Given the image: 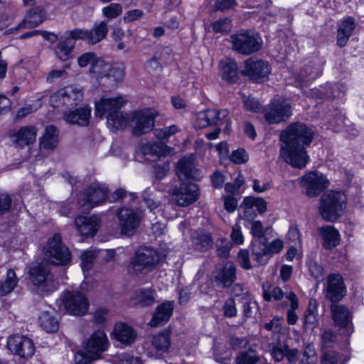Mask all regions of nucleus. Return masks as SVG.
Segmentation results:
<instances>
[{"label":"nucleus","instance_id":"nucleus-1","mask_svg":"<svg viewBox=\"0 0 364 364\" xmlns=\"http://www.w3.org/2000/svg\"><path fill=\"white\" fill-rule=\"evenodd\" d=\"M314 136V130L306 124L301 122L291 124L280 134L282 142L280 156L294 168H305L310 159L306 149L311 143Z\"/></svg>","mask_w":364,"mask_h":364},{"label":"nucleus","instance_id":"nucleus-2","mask_svg":"<svg viewBox=\"0 0 364 364\" xmlns=\"http://www.w3.org/2000/svg\"><path fill=\"white\" fill-rule=\"evenodd\" d=\"M161 255L151 246H141L130 258L129 271L134 274H146L159 265Z\"/></svg>","mask_w":364,"mask_h":364},{"label":"nucleus","instance_id":"nucleus-3","mask_svg":"<svg viewBox=\"0 0 364 364\" xmlns=\"http://www.w3.org/2000/svg\"><path fill=\"white\" fill-rule=\"evenodd\" d=\"M232 50L243 55H250L259 51L263 46L262 37L252 30H240L230 36Z\"/></svg>","mask_w":364,"mask_h":364},{"label":"nucleus","instance_id":"nucleus-4","mask_svg":"<svg viewBox=\"0 0 364 364\" xmlns=\"http://www.w3.org/2000/svg\"><path fill=\"white\" fill-rule=\"evenodd\" d=\"M346 198L343 193L330 191L324 193L320 199L319 212L326 221L334 222L341 216L346 206Z\"/></svg>","mask_w":364,"mask_h":364},{"label":"nucleus","instance_id":"nucleus-5","mask_svg":"<svg viewBox=\"0 0 364 364\" xmlns=\"http://www.w3.org/2000/svg\"><path fill=\"white\" fill-rule=\"evenodd\" d=\"M43 250L52 264L66 265L71 261V253L69 249L63 244L60 234H55L49 238Z\"/></svg>","mask_w":364,"mask_h":364},{"label":"nucleus","instance_id":"nucleus-6","mask_svg":"<svg viewBox=\"0 0 364 364\" xmlns=\"http://www.w3.org/2000/svg\"><path fill=\"white\" fill-rule=\"evenodd\" d=\"M28 274L31 282L44 291H53L58 287V282L54 279L49 268L43 263L32 264Z\"/></svg>","mask_w":364,"mask_h":364},{"label":"nucleus","instance_id":"nucleus-7","mask_svg":"<svg viewBox=\"0 0 364 364\" xmlns=\"http://www.w3.org/2000/svg\"><path fill=\"white\" fill-rule=\"evenodd\" d=\"M158 114L151 109L134 111L131 119L132 134L141 136L151 131Z\"/></svg>","mask_w":364,"mask_h":364},{"label":"nucleus","instance_id":"nucleus-8","mask_svg":"<svg viewBox=\"0 0 364 364\" xmlns=\"http://www.w3.org/2000/svg\"><path fill=\"white\" fill-rule=\"evenodd\" d=\"M283 248V243L280 240H274L267 244V239L264 241L255 240L252 242V253L254 259L261 265L265 264L273 254L279 252Z\"/></svg>","mask_w":364,"mask_h":364},{"label":"nucleus","instance_id":"nucleus-9","mask_svg":"<svg viewBox=\"0 0 364 364\" xmlns=\"http://www.w3.org/2000/svg\"><path fill=\"white\" fill-rule=\"evenodd\" d=\"M173 200L178 205L185 207L196 202L199 196V188L194 183H181L170 191Z\"/></svg>","mask_w":364,"mask_h":364},{"label":"nucleus","instance_id":"nucleus-10","mask_svg":"<svg viewBox=\"0 0 364 364\" xmlns=\"http://www.w3.org/2000/svg\"><path fill=\"white\" fill-rule=\"evenodd\" d=\"M291 115V107L280 100H274L264 109V117L269 124L286 122Z\"/></svg>","mask_w":364,"mask_h":364},{"label":"nucleus","instance_id":"nucleus-11","mask_svg":"<svg viewBox=\"0 0 364 364\" xmlns=\"http://www.w3.org/2000/svg\"><path fill=\"white\" fill-rule=\"evenodd\" d=\"M80 31H77L76 29L71 31H66L63 35H62L56 46L54 48V53L58 59L61 61H67L73 58V52L75 46V42L80 39L78 33Z\"/></svg>","mask_w":364,"mask_h":364},{"label":"nucleus","instance_id":"nucleus-12","mask_svg":"<svg viewBox=\"0 0 364 364\" xmlns=\"http://www.w3.org/2000/svg\"><path fill=\"white\" fill-rule=\"evenodd\" d=\"M122 234L133 235L143 218L139 209L122 208L117 212Z\"/></svg>","mask_w":364,"mask_h":364},{"label":"nucleus","instance_id":"nucleus-13","mask_svg":"<svg viewBox=\"0 0 364 364\" xmlns=\"http://www.w3.org/2000/svg\"><path fill=\"white\" fill-rule=\"evenodd\" d=\"M228 111L227 109H207L197 114L195 125L199 129H203L210 125L221 126L223 121L227 124V127L230 124V121L227 119Z\"/></svg>","mask_w":364,"mask_h":364},{"label":"nucleus","instance_id":"nucleus-14","mask_svg":"<svg viewBox=\"0 0 364 364\" xmlns=\"http://www.w3.org/2000/svg\"><path fill=\"white\" fill-rule=\"evenodd\" d=\"M107 193L108 188L105 186L93 184L82 194V198L80 199L79 204L85 210H90L104 203Z\"/></svg>","mask_w":364,"mask_h":364},{"label":"nucleus","instance_id":"nucleus-15","mask_svg":"<svg viewBox=\"0 0 364 364\" xmlns=\"http://www.w3.org/2000/svg\"><path fill=\"white\" fill-rule=\"evenodd\" d=\"M65 310L73 315L82 316L88 310L89 303L87 298L78 291H68L63 299Z\"/></svg>","mask_w":364,"mask_h":364},{"label":"nucleus","instance_id":"nucleus-16","mask_svg":"<svg viewBox=\"0 0 364 364\" xmlns=\"http://www.w3.org/2000/svg\"><path fill=\"white\" fill-rule=\"evenodd\" d=\"M301 185L305 187L309 197H315L328 187V181L322 173L311 171L302 176Z\"/></svg>","mask_w":364,"mask_h":364},{"label":"nucleus","instance_id":"nucleus-17","mask_svg":"<svg viewBox=\"0 0 364 364\" xmlns=\"http://www.w3.org/2000/svg\"><path fill=\"white\" fill-rule=\"evenodd\" d=\"M244 64L245 67L242 70V74L254 81H258L267 77L270 73L268 63L260 59L249 58L244 62Z\"/></svg>","mask_w":364,"mask_h":364},{"label":"nucleus","instance_id":"nucleus-18","mask_svg":"<svg viewBox=\"0 0 364 364\" xmlns=\"http://www.w3.org/2000/svg\"><path fill=\"white\" fill-rule=\"evenodd\" d=\"M108 347V339L105 333L98 330L93 333L87 341L85 350V353L92 359H97L100 355L105 351Z\"/></svg>","mask_w":364,"mask_h":364},{"label":"nucleus","instance_id":"nucleus-19","mask_svg":"<svg viewBox=\"0 0 364 364\" xmlns=\"http://www.w3.org/2000/svg\"><path fill=\"white\" fill-rule=\"evenodd\" d=\"M8 348L21 358L31 357L35 352L32 340L19 335H14L9 338Z\"/></svg>","mask_w":364,"mask_h":364},{"label":"nucleus","instance_id":"nucleus-20","mask_svg":"<svg viewBox=\"0 0 364 364\" xmlns=\"http://www.w3.org/2000/svg\"><path fill=\"white\" fill-rule=\"evenodd\" d=\"M176 175L181 181L186 179L199 180L202 178V171L196 167L193 158L184 156L180 159L176 166Z\"/></svg>","mask_w":364,"mask_h":364},{"label":"nucleus","instance_id":"nucleus-21","mask_svg":"<svg viewBox=\"0 0 364 364\" xmlns=\"http://www.w3.org/2000/svg\"><path fill=\"white\" fill-rule=\"evenodd\" d=\"M36 136L37 129L31 125L13 130L9 134L13 144L20 148L33 144L36 141Z\"/></svg>","mask_w":364,"mask_h":364},{"label":"nucleus","instance_id":"nucleus-22","mask_svg":"<svg viewBox=\"0 0 364 364\" xmlns=\"http://www.w3.org/2000/svg\"><path fill=\"white\" fill-rule=\"evenodd\" d=\"M346 287L343 277L338 274H331L327 277L326 296L332 304L341 300L345 295Z\"/></svg>","mask_w":364,"mask_h":364},{"label":"nucleus","instance_id":"nucleus-23","mask_svg":"<svg viewBox=\"0 0 364 364\" xmlns=\"http://www.w3.org/2000/svg\"><path fill=\"white\" fill-rule=\"evenodd\" d=\"M126 101L122 97L113 98L102 97L100 101L95 102V116L102 118L105 115L110 117L120 109L125 104Z\"/></svg>","mask_w":364,"mask_h":364},{"label":"nucleus","instance_id":"nucleus-24","mask_svg":"<svg viewBox=\"0 0 364 364\" xmlns=\"http://www.w3.org/2000/svg\"><path fill=\"white\" fill-rule=\"evenodd\" d=\"M213 279L217 286L221 288L229 287L236 279V267L231 262H227L222 268L214 273Z\"/></svg>","mask_w":364,"mask_h":364},{"label":"nucleus","instance_id":"nucleus-25","mask_svg":"<svg viewBox=\"0 0 364 364\" xmlns=\"http://www.w3.org/2000/svg\"><path fill=\"white\" fill-rule=\"evenodd\" d=\"M78 33L80 39L87 40L90 44H96L104 39L108 33L107 24L105 21H101L95 23L92 29L83 30L80 28H75Z\"/></svg>","mask_w":364,"mask_h":364},{"label":"nucleus","instance_id":"nucleus-26","mask_svg":"<svg viewBox=\"0 0 364 364\" xmlns=\"http://www.w3.org/2000/svg\"><path fill=\"white\" fill-rule=\"evenodd\" d=\"M355 27L356 22L352 16H347L338 23L336 44L338 47L343 48L346 46Z\"/></svg>","mask_w":364,"mask_h":364},{"label":"nucleus","instance_id":"nucleus-27","mask_svg":"<svg viewBox=\"0 0 364 364\" xmlns=\"http://www.w3.org/2000/svg\"><path fill=\"white\" fill-rule=\"evenodd\" d=\"M112 336L116 341L126 346L135 341L137 333L132 326L121 322L114 325Z\"/></svg>","mask_w":364,"mask_h":364},{"label":"nucleus","instance_id":"nucleus-28","mask_svg":"<svg viewBox=\"0 0 364 364\" xmlns=\"http://www.w3.org/2000/svg\"><path fill=\"white\" fill-rule=\"evenodd\" d=\"M191 242L193 247L203 252L210 250L213 245V239L210 232L204 230H194L191 232Z\"/></svg>","mask_w":364,"mask_h":364},{"label":"nucleus","instance_id":"nucleus-29","mask_svg":"<svg viewBox=\"0 0 364 364\" xmlns=\"http://www.w3.org/2000/svg\"><path fill=\"white\" fill-rule=\"evenodd\" d=\"M79 233L85 237H93L99 227V219L96 215L91 217L78 216L75 220Z\"/></svg>","mask_w":364,"mask_h":364},{"label":"nucleus","instance_id":"nucleus-30","mask_svg":"<svg viewBox=\"0 0 364 364\" xmlns=\"http://www.w3.org/2000/svg\"><path fill=\"white\" fill-rule=\"evenodd\" d=\"M90 116L91 108L83 107L65 113L63 118L68 123L87 126L90 122Z\"/></svg>","mask_w":364,"mask_h":364},{"label":"nucleus","instance_id":"nucleus-31","mask_svg":"<svg viewBox=\"0 0 364 364\" xmlns=\"http://www.w3.org/2000/svg\"><path fill=\"white\" fill-rule=\"evenodd\" d=\"M242 204L245 206L244 215L248 220L255 216L253 208H255L259 213H264L267 211V202L259 197H245Z\"/></svg>","mask_w":364,"mask_h":364},{"label":"nucleus","instance_id":"nucleus-32","mask_svg":"<svg viewBox=\"0 0 364 364\" xmlns=\"http://www.w3.org/2000/svg\"><path fill=\"white\" fill-rule=\"evenodd\" d=\"M173 304L171 301L164 302L157 306L154 314L150 325L153 327L164 324L167 322L173 314Z\"/></svg>","mask_w":364,"mask_h":364},{"label":"nucleus","instance_id":"nucleus-33","mask_svg":"<svg viewBox=\"0 0 364 364\" xmlns=\"http://www.w3.org/2000/svg\"><path fill=\"white\" fill-rule=\"evenodd\" d=\"M58 130L54 125H48L43 135L40 138V149L53 150L58 144Z\"/></svg>","mask_w":364,"mask_h":364},{"label":"nucleus","instance_id":"nucleus-34","mask_svg":"<svg viewBox=\"0 0 364 364\" xmlns=\"http://www.w3.org/2000/svg\"><path fill=\"white\" fill-rule=\"evenodd\" d=\"M319 232L323 238V246L326 250L336 247L340 241V235L333 226L327 225L319 228Z\"/></svg>","mask_w":364,"mask_h":364},{"label":"nucleus","instance_id":"nucleus-35","mask_svg":"<svg viewBox=\"0 0 364 364\" xmlns=\"http://www.w3.org/2000/svg\"><path fill=\"white\" fill-rule=\"evenodd\" d=\"M45 20V12L40 8L36 7L31 9L24 20L15 28V30L19 28H31L36 27Z\"/></svg>","mask_w":364,"mask_h":364},{"label":"nucleus","instance_id":"nucleus-36","mask_svg":"<svg viewBox=\"0 0 364 364\" xmlns=\"http://www.w3.org/2000/svg\"><path fill=\"white\" fill-rule=\"evenodd\" d=\"M331 310L336 324L341 327H346L350 318L348 309L343 305L334 303L331 304Z\"/></svg>","mask_w":364,"mask_h":364},{"label":"nucleus","instance_id":"nucleus-37","mask_svg":"<svg viewBox=\"0 0 364 364\" xmlns=\"http://www.w3.org/2000/svg\"><path fill=\"white\" fill-rule=\"evenodd\" d=\"M222 77L230 82H234L237 78V65L235 61L226 59L220 61Z\"/></svg>","mask_w":364,"mask_h":364},{"label":"nucleus","instance_id":"nucleus-38","mask_svg":"<svg viewBox=\"0 0 364 364\" xmlns=\"http://www.w3.org/2000/svg\"><path fill=\"white\" fill-rule=\"evenodd\" d=\"M18 279L13 269H9L4 281L0 282V296H4L13 291L16 287Z\"/></svg>","mask_w":364,"mask_h":364},{"label":"nucleus","instance_id":"nucleus-39","mask_svg":"<svg viewBox=\"0 0 364 364\" xmlns=\"http://www.w3.org/2000/svg\"><path fill=\"white\" fill-rule=\"evenodd\" d=\"M107 124L113 132L125 128L128 123L127 114L121 112L120 109L107 117Z\"/></svg>","mask_w":364,"mask_h":364},{"label":"nucleus","instance_id":"nucleus-40","mask_svg":"<svg viewBox=\"0 0 364 364\" xmlns=\"http://www.w3.org/2000/svg\"><path fill=\"white\" fill-rule=\"evenodd\" d=\"M321 73L320 66L318 63L306 65L303 70L298 74L296 78L302 83H307L309 80H314Z\"/></svg>","mask_w":364,"mask_h":364},{"label":"nucleus","instance_id":"nucleus-41","mask_svg":"<svg viewBox=\"0 0 364 364\" xmlns=\"http://www.w3.org/2000/svg\"><path fill=\"white\" fill-rule=\"evenodd\" d=\"M136 303L141 306H149L156 302V291L151 289H139L135 292Z\"/></svg>","mask_w":364,"mask_h":364},{"label":"nucleus","instance_id":"nucleus-42","mask_svg":"<svg viewBox=\"0 0 364 364\" xmlns=\"http://www.w3.org/2000/svg\"><path fill=\"white\" fill-rule=\"evenodd\" d=\"M41 326L48 333L55 332L58 328V323L54 316L48 311H45L39 316Z\"/></svg>","mask_w":364,"mask_h":364},{"label":"nucleus","instance_id":"nucleus-43","mask_svg":"<svg viewBox=\"0 0 364 364\" xmlns=\"http://www.w3.org/2000/svg\"><path fill=\"white\" fill-rule=\"evenodd\" d=\"M286 298L290 301V308L287 311V320L289 324L294 325L298 319L295 313V310L299 307L298 297L293 291H289L287 293Z\"/></svg>","mask_w":364,"mask_h":364},{"label":"nucleus","instance_id":"nucleus-44","mask_svg":"<svg viewBox=\"0 0 364 364\" xmlns=\"http://www.w3.org/2000/svg\"><path fill=\"white\" fill-rule=\"evenodd\" d=\"M151 343L157 351L166 352L171 345L169 333L164 331L154 336Z\"/></svg>","mask_w":364,"mask_h":364},{"label":"nucleus","instance_id":"nucleus-45","mask_svg":"<svg viewBox=\"0 0 364 364\" xmlns=\"http://www.w3.org/2000/svg\"><path fill=\"white\" fill-rule=\"evenodd\" d=\"M144 156H151L160 158L165 156L167 152V146L163 143L156 142L152 144H146L142 148Z\"/></svg>","mask_w":364,"mask_h":364},{"label":"nucleus","instance_id":"nucleus-46","mask_svg":"<svg viewBox=\"0 0 364 364\" xmlns=\"http://www.w3.org/2000/svg\"><path fill=\"white\" fill-rule=\"evenodd\" d=\"M110 68L111 64L102 60L97 59L92 63L90 72L94 74L97 78L107 77Z\"/></svg>","mask_w":364,"mask_h":364},{"label":"nucleus","instance_id":"nucleus-47","mask_svg":"<svg viewBox=\"0 0 364 364\" xmlns=\"http://www.w3.org/2000/svg\"><path fill=\"white\" fill-rule=\"evenodd\" d=\"M181 129L176 124L154 129L155 136L160 140H168L171 136L179 132Z\"/></svg>","mask_w":364,"mask_h":364},{"label":"nucleus","instance_id":"nucleus-48","mask_svg":"<svg viewBox=\"0 0 364 364\" xmlns=\"http://www.w3.org/2000/svg\"><path fill=\"white\" fill-rule=\"evenodd\" d=\"M65 101V106H73L77 104L82 99V92L71 87L63 90Z\"/></svg>","mask_w":364,"mask_h":364},{"label":"nucleus","instance_id":"nucleus-49","mask_svg":"<svg viewBox=\"0 0 364 364\" xmlns=\"http://www.w3.org/2000/svg\"><path fill=\"white\" fill-rule=\"evenodd\" d=\"M211 27L215 33L227 34L231 31V21L228 18H221L213 22Z\"/></svg>","mask_w":364,"mask_h":364},{"label":"nucleus","instance_id":"nucleus-50","mask_svg":"<svg viewBox=\"0 0 364 364\" xmlns=\"http://www.w3.org/2000/svg\"><path fill=\"white\" fill-rule=\"evenodd\" d=\"M96 255V252L92 250L85 251L81 255V267L83 272H88L92 269Z\"/></svg>","mask_w":364,"mask_h":364},{"label":"nucleus","instance_id":"nucleus-51","mask_svg":"<svg viewBox=\"0 0 364 364\" xmlns=\"http://www.w3.org/2000/svg\"><path fill=\"white\" fill-rule=\"evenodd\" d=\"M241 303L242 304V313L245 320L252 317L253 314L257 311L258 306L255 301H250L247 298H242Z\"/></svg>","mask_w":364,"mask_h":364},{"label":"nucleus","instance_id":"nucleus-52","mask_svg":"<svg viewBox=\"0 0 364 364\" xmlns=\"http://www.w3.org/2000/svg\"><path fill=\"white\" fill-rule=\"evenodd\" d=\"M102 14L109 19L118 17L122 13V7L119 4L112 3L102 10Z\"/></svg>","mask_w":364,"mask_h":364},{"label":"nucleus","instance_id":"nucleus-53","mask_svg":"<svg viewBox=\"0 0 364 364\" xmlns=\"http://www.w3.org/2000/svg\"><path fill=\"white\" fill-rule=\"evenodd\" d=\"M321 364H343L341 355L334 350H327L321 359Z\"/></svg>","mask_w":364,"mask_h":364},{"label":"nucleus","instance_id":"nucleus-54","mask_svg":"<svg viewBox=\"0 0 364 364\" xmlns=\"http://www.w3.org/2000/svg\"><path fill=\"white\" fill-rule=\"evenodd\" d=\"M244 107L246 110L252 112H264V108L259 104V102L253 97H243Z\"/></svg>","mask_w":364,"mask_h":364},{"label":"nucleus","instance_id":"nucleus-55","mask_svg":"<svg viewBox=\"0 0 364 364\" xmlns=\"http://www.w3.org/2000/svg\"><path fill=\"white\" fill-rule=\"evenodd\" d=\"M263 298L266 301H270L273 298L276 301H279L284 297L283 291L277 287H274L272 290L266 289L264 286H263Z\"/></svg>","mask_w":364,"mask_h":364},{"label":"nucleus","instance_id":"nucleus-56","mask_svg":"<svg viewBox=\"0 0 364 364\" xmlns=\"http://www.w3.org/2000/svg\"><path fill=\"white\" fill-rule=\"evenodd\" d=\"M12 199L6 193H0V216L9 213L11 208Z\"/></svg>","mask_w":364,"mask_h":364},{"label":"nucleus","instance_id":"nucleus-57","mask_svg":"<svg viewBox=\"0 0 364 364\" xmlns=\"http://www.w3.org/2000/svg\"><path fill=\"white\" fill-rule=\"evenodd\" d=\"M223 314L225 317L232 318L237 315L235 301L233 299H228L223 306Z\"/></svg>","mask_w":364,"mask_h":364},{"label":"nucleus","instance_id":"nucleus-58","mask_svg":"<svg viewBox=\"0 0 364 364\" xmlns=\"http://www.w3.org/2000/svg\"><path fill=\"white\" fill-rule=\"evenodd\" d=\"M170 169L169 163H163L153 166V175L157 180L163 179Z\"/></svg>","mask_w":364,"mask_h":364},{"label":"nucleus","instance_id":"nucleus-59","mask_svg":"<svg viewBox=\"0 0 364 364\" xmlns=\"http://www.w3.org/2000/svg\"><path fill=\"white\" fill-rule=\"evenodd\" d=\"M218 255L222 257L228 256L230 250V243L226 238H221L217 241Z\"/></svg>","mask_w":364,"mask_h":364},{"label":"nucleus","instance_id":"nucleus-60","mask_svg":"<svg viewBox=\"0 0 364 364\" xmlns=\"http://www.w3.org/2000/svg\"><path fill=\"white\" fill-rule=\"evenodd\" d=\"M124 75V69L121 65H112L107 77H112L114 81H121Z\"/></svg>","mask_w":364,"mask_h":364},{"label":"nucleus","instance_id":"nucleus-61","mask_svg":"<svg viewBox=\"0 0 364 364\" xmlns=\"http://www.w3.org/2000/svg\"><path fill=\"white\" fill-rule=\"evenodd\" d=\"M251 233L257 239L256 240H265L264 237V232L262 223L259 220H255L252 223Z\"/></svg>","mask_w":364,"mask_h":364},{"label":"nucleus","instance_id":"nucleus-62","mask_svg":"<svg viewBox=\"0 0 364 364\" xmlns=\"http://www.w3.org/2000/svg\"><path fill=\"white\" fill-rule=\"evenodd\" d=\"M258 361V358L254 351H249L244 353L237 358V364H256Z\"/></svg>","mask_w":364,"mask_h":364},{"label":"nucleus","instance_id":"nucleus-63","mask_svg":"<svg viewBox=\"0 0 364 364\" xmlns=\"http://www.w3.org/2000/svg\"><path fill=\"white\" fill-rule=\"evenodd\" d=\"M230 161L237 164H244L248 160V155L246 151L240 149L232 151L230 156Z\"/></svg>","mask_w":364,"mask_h":364},{"label":"nucleus","instance_id":"nucleus-64","mask_svg":"<svg viewBox=\"0 0 364 364\" xmlns=\"http://www.w3.org/2000/svg\"><path fill=\"white\" fill-rule=\"evenodd\" d=\"M237 260L241 267L245 269H252L250 254L247 250H240L237 253Z\"/></svg>","mask_w":364,"mask_h":364}]
</instances>
